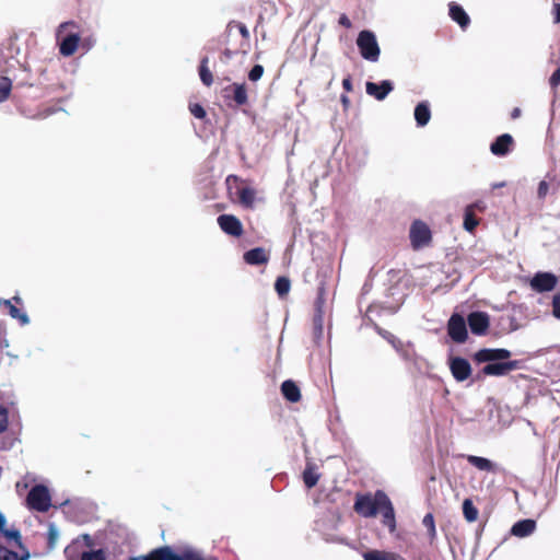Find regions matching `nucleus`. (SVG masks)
I'll list each match as a JSON object with an SVG mask.
<instances>
[{
	"label": "nucleus",
	"instance_id": "50",
	"mask_svg": "<svg viewBox=\"0 0 560 560\" xmlns=\"http://www.w3.org/2000/svg\"><path fill=\"white\" fill-rule=\"evenodd\" d=\"M70 25H73V23L65 22V23L60 24L59 27H58V33L57 34L60 35L63 32V30H66Z\"/></svg>",
	"mask_w": 560,
	"mask_h": 560
},
{
	"label": "nucleus",
	"instance_id": "31",
	"mask_svg": "<svg viewBox=\"0 0 560 560\" xmlns=\"http://www.w3.org/2000/svg\"><path fill=\"white\" fill-rule=\"evenodd\" d=\"M290 288H291V283L287 277H279L276 280L275 289L279 296L282 298V296L287 295L290 291Z\"/></svg>",
	"mask_w": 560,
	"mask_h": 560
},
{
	"label": "nucleus",
	"instance_id": "18",
	"mask_svg": "<svg viewBox=\"0 0 560 560\" xmlns=\"http://www.w3.org/2000/svg\"><path fill=\"white\" fill-rule=\"evenodd\" d=\"M79 42V34L72 33L67 35L60 43V54L66 57L72 56L78 49Z\"/></svg>",
	"mask_w": 560,
	"mask_h": 560
},
{
	"label": "nucleus",
	"instance_id": "57",
	"mask_svg": "<svg viewBox=\"0 0 560 560\" xmlns=\"http://www.w3.org/2000/svg\"><path fill=\"white\" fill-rule=\"evenodd\" d=\"M0 343H1L2 347H8L9 346V343H8V341L5 339H2L0 341Z\"/></svg>",
	"mask_w": 560,
	"mask_h": 560
},
{
	"label": "nucleus",
	"instance_id": "15",
	"mask_svg": "<svg viewBox=\"0 0 560 560\" xmlns=\"http://www.w3.org/2000/svg\"><path fill=\"white\" fill-rule=\"evenodd\" d=\"M382 508L378 513L383 515V524L388 527L389 532L393 533L396 529L395 511L388 497H380Z\"/></svg>",
	"mask_w": 560,
	"mask_h": 560
},
{
	"label": "nucleus",
	"instance_id": "32",
	"mask_svg": "<svg viewBox=\"0 0 560 560\" xmlns=\"http://www.w3.org/2000/svg\"><path fill=\"white\" fill-rule=\"evenodd\" d=\"M28 553L19 556L15 551L9 550L7 547L0 545V560H27Z\"/></svg>",
	"mask_w": 560,
	"mask_h": 560
},
{
	"label": "nucleus",
	"instance_id": "51",
	"mask_svg": "<svg viewBox=\"0 0 560 560\" xmlns=\"http://www.w3.org/2000/svg\"><path fill=\"white\" fill-rule=\"evenodd\" d=\"M505 186V182L494 183L492 184V189L502 188Z\"/></svg>",
	"mask_w": 560,
	"mask_h": 560
},
{
	"label": "nucleus",
	"instance_id": "36",
	"mask_svg": "<svg viewBox=\"0 0 560 560\" xmlns=\"http://www.w3.org/2000/svg\"><path fill=\"white\" fill-rule=\"evenodd\" d=\"M378 334L384 339H386L397 351H400L402 342L397 337H395L392 332L383 329H378Z\"/></svg>",
	"mask_w": 560,
	"mask_h": 560
},
{
	"label": "nucleus",
	"instance_id": "11",
	"mask_svg": "<svg viewBox=\"0 0 560 560\" xmlns=\"http://www.w3.org/2000/svg\"><path fill=\"white\" fill-rule=\"evenodd\" d=\"M511 357V351L508 349H481L475 354L478 362H502Z\"/></svg>",
	"mask_w": 560,
	"mask_h": 560
},
{
	"label": "nucleus",
	"instance_id": "44",
	"mask_svg": "<svg viewBox=\"0 0 560 560\" xmlns=\"http://www.w3.org/2000/svg\"><path fill=\"white\" fill-rule=\"evenodd\" d=\"M548 189H549L548 184L545 180L540 182L539 186H538V191H537L538 197L544 198L547 195Z\"/></svg>",
	"mask_w": 560,
	"mask_h": 560
},
{
	"label": "nucleus",
	"instance_id": "13",
	"mask_svg": "<svg viewBox=\"0 0 560 560\" xmlns=\"http://www.w3.org/2000/svg\"><path fill=\"white\" fill-rule=\"evenodd\" d=\"M393 89V83L389 80H383L381 83L366 82L365 85L366 93L377 101L385 100Z\"/></svg>",
	"mask_w": 560,
	"mask_h": 560
},
{
	"label": "nucleus",
	"instance_id": "34",
	"mask_svg": "<svg viewBox=\"0 0 560 560\" xmlns=\"http://www.w3.org/2000/svg\"><path fill=\"white\" fill-rule=\"evenodd\" d=\"M12 83L7 77L0 78V103L4 102L11 92Z\"/></svg>",
	"mask_w": 560,
	"mask_h": 560
},
{
	"label": "nucleus",
	"instance_id": "27",
	"mask_svg": "<svg viewBox=\"0 0 560 560\" xmlns=\"http://www.w3.org/2000/svg\"><path fill=\"white\" fill-rule=\"evenodd\" d=\"M463 514L467 522L472 523L478 518V510L470 499H465L463 502Z\"/></svg>",
	"mask_w": 560,
	"mask_h": 560
},
{
	"label": "nucleus",
	"instance_id": "6",
	"mask_svg": "<svg viewBox=\"0 0 560 560\" xmlns=\"http://www.w3.org/2000/svg\"><path fill=\"white\" fill-rule=\"evenodd\" d=\"M447 332L453 341L463 343L467 339V326L464 317L457 313L453 314L447 323Z\"/></svg>",
	"mask_w": 560,
	"mask_h": 560
},
{
	"label": "nucleus",
	"instance_id": "26",
	"mask_svg": "<svg viewBox=\"0 0 560 560\" xmlns=\"http://www.w3.org/2000/svg\"><path fill=\"white\" fill-rule=\"evenodd\" d=\"M319 475L316 472L315 465L308 463L303 472L305 486L311 489L317 483Z\"/></svg>",
	"mask_w": 560,
	"mask_h": 560
},
{
	"label": "nucleus",
	"instance_id": "45",
	"mask_svg": "<svg viewBox=\"0 0 560 560\" xmlns=\"http://www.w3.org/2000/svg\"><path fill=\"white\" fill-rule=\"evenodd\" d=\"M57 537H58V530H57V528L54 525H51L49 527V541L51 544H54L55 540L57 539Z\"/></svg>",
	"mask_w": 560,
	"mask_h": 560
},
{
	"label": "nucleus",
	"instance_id": "40",
	"mask_svg": "<svg viewBox=\"0 0 560 560\" xmlns=\"http://www.w3.org/2000/svg\"><path fill=\"white\" fill-rule=\"evenodd\" d=\"M262 74H264V67L260 65H255L248 73V79L253 82H256L262 77Z\"/></svg>",
	"mask_w": 560,
	"mask_h": 560
},
{
	"label": "nucleus",
	"instance_id": "8",
	"mask_svg": "<svg viewBox=\"0 0 560 560\" xmlns=\"http://www.w3.org/2000/svg\"><path fill=\"white\" fill-rule=\"evenodd\" d=\"M518 366V361L492 362L483 366L482 373L491 376H504Z\"/></svg>",
	"mask_w": 560,
	"mask_h": 560
},
{
	"label": "nucleus",
	"instance_id": "58",
	"mask_svg": "<svg viewBox=\"0 0 560 560\" xmlns=\"http://www.w3.org/2000/svg\"><path fill=\"white\" fill-rule=\"evenodd\" d=\"M8 355H9V357H12V358H14V359H16V358H18L16 355H14V353H8Z\"/></svg>",
	"mask_w": 560,
	"mask_h": 560
},
{
	"label": "nucleus",
	"instance_id": "59",
	"mask_svg": "<svg viewBox=\"0 0 560 560\" xmlns=\"http://www.w3.org/2000/svg\"><path fill=\"white\" fill-rule=\"evenodd\" d=\"M199 560H205L203 557H201Z\"/></svg>",
	"mask_w": 560,
	"mask_h": 560
},
{
	"label": "nucleus",
	"instance_id": "48",
	"mask_svg": "<svg viewBox=\"0 0 560 560\" xmlns=\"http://www.w3.org/2000/svg\"><path fill=\"white\" fill-rule=\"evenodd\" d=\"M339 24H341L342 26L345 27H350L351 26V22L350 20L348 19L347 15L342 14L340 18H339Z\"/></svg>",
	"mask_w": 560,
	"mask_h": 560
},
{
	"label": "nucleus",
	"instance_id": "56",
	"mask_svg": "<svg viewBox=\"0 0 560 560\" xmlns=\"http://www.w3.org/2000/svg\"><path fill=\"white\" fill-rule=\"evenodd\" d=\"M471 206H474V209H475V208H479V209H481V208H482L481 202H476V203H472Z\"/></svg>",
	"mask_w": 560,
	"mask_h": 560
},
{
	"label": "nucleus",
	"instance_id": "53",
	"mask_svg": "<svg viewBox=\"0 0 560 560\" xmlns=\"http://www.w3.org/2000/svg\"><path fill=\"white\" fill-rule=\"evenodd\" d=\"M521 115L520 108H514L512 112V118H517Z\"/></svg>",
	"mask_w": 560,
	"mask_h": 560
},
{
	"label": "nucleus",
	"instance_id": "2",
	"mask_svg": "<svg viewBox=\"0 0 560 560\" xmlns=\"http://www.w3.org/2000/svg\"><path fill=\"white\" fill-rule=\"evenodd\" d=\"M357 45L360 49L361 56L369 61L375 62L380 58V46L376 36L373 32L364 30L361 31L357 38Z\"/></svg>",
	"mask_w": 560,
	"mask_h": 560
},
{
	"label": "nucleus",
	"instance_id": "23",
	"mask_svg": "<svg viewBox=\"0 0 560 560\" xmlns=\"http://www.w3.org/2000/svg\"><path fill=\"white\" fill-rule=\"evenodd\" d=\"M466 459L469 464L475 466L477 469L481 471H494L495 470V464H493L490 459L476 456V455H467Z\"/></svg>",
	"mask_w": 560,
	"mask_h": 560
},
{
	"label": "nucleus",
	"instance_id": "46",
	"mask_svg": "<svg viewBox=\"0 0 560 560\" xmlns=\"http://www.w3.org/2000/svg\"><path fill=\"white\" fill-rule=\"evenodd\" d=\"M553 22L557 24L560 23V3L553 7Z\"/></svg>",
	"mask_w": 560,
	"mask_h": 560
},
{
	"label": "nucleus",
	"instance_id": "7",
	"mask_svg": "<svg viewBox=\"0 0 560 560\" xmlns=\"http://www.w3.org/2000/svg\"><path fill=\"white\" fill-rule=\"evenodd\" d=\"M467 323L474 335L482 336L489 328L490 318L485 312H471L467 317Z\"/></svg>",
	"mask_w": 560,
	"mask_h": 560
},
{
	"label": "nucleus",
	"instance_id": "21",
	"mask_svg": "<svg viewBox=\"0 0 560 560\" xmlns=\"http://www.w3.org/2000/svg\"><path fill=\"white\" fill-rule=\"evenodd\" d=\"M281 392L283 396L291 402H296L301 398L300 388L296 386V384L291 381H284L281 385Z\"/></svg>",
	"mask_w": 560,
	"mask_h": 560
},
{
	"label": "nucleus",
	"instance_id": "47",
	"mask_svg": "<svg viewBox=\"0 0 560 560\" xmlns=\"http://www.w3.org/2000/svg\"><path fill=\"white\" fill-rule=\"evenodd\" d=\"M237 27H238V31H240L241 35L244 38H248L249 37V32H248L247 27L244 24L238 23Z\"/></svg>",
	"mask_w": 560,
	"mask_h": 560
},
{
	"label": "nucleus",
	"instance_id": "54",
	"mask_svg": "<svg viewBox=\"0 0 560 560\" xmlns=\"http://www.w3.org/2000/svg\"><path fill=\"white\" fill-rule=\"evenodd\" d=\"M232 180L237 182V177H236V176H234V175H230V176L226 178V184L230 186Z\"/></svg>",
	"mask_w": 560,
	"mask_h": 560
},
{
	"label": "nucleus",
	"instance_id": "22",
	"mask_svg": "<svg viewBox=\"0 0 560 560\" xmlns=\"http://www.w3.org/2000/svg\"><path fill=\"white\" fill-rule=\"evenodd\" d=\"M238 200L242 206L252 208L256 200V190L249 186H243L237 190Z\"/></svg>",
	"mask_w": 560,
	"mask_h": 560
},
{
	"label": "nucleus",
	"instance_id": "39",
	"mask_svg": "<svg viewBox=\"0 0 560 560\" xmlns=\"http://www.w3.org/2000/svg\"><path fill=\"white\" fill-rule=\"evenodd\" d=\"M9 425L8 410L5 407L0 405V433H3Z\"/></svg>",
	"mask_w": 560,
	"mask_h": 560
},
{
	"label": "nucleus",
	"instance_id": "16",
	"mask_svg": "<svg viewBox=\"0 0 560 560\" xmlns=\"http://www.w3.org/2000/svg\"><path fill=\"white\" fill-rule=\"evenodd\" d=\"M513 143V138L509 133H503L499 136L494 142L490 145V151L492 154L498 156H504L509 153L510 147Z\"/></svg>",
	"mask_w": 560,
	"mask_h": 560
},
{
	"label": "nucleus",
	"instance_id": "12",
	"mask_svg": "<svg viewBox=\"0 0 560 560\" xmlns=\"http://www.w3.org/2000/svg\"><path fill=\"white\" fill-rule=\"evenodd\" d=\"M450 369L454 378L458 382L467 380L471 373L470 363L464 358H452Z\"/></svg>",
	"mask_w": 560,
	"mask_h": 560
},
{
	"label": "nucleus",
	"instance_id": "14",
	"mask_svg": "<svg viewBox=\"0 0 560 560\" xmlns=\"http://www.w3.org/2000/svg\"><path fill=\"white\" fill-rule=\"evenodd\" d=\"M13 301L16 303H21V298L14 296L12 300L0 299V305H4L8 310L9 315L12 318L18 319L22 326L27 325L30 323L28 315L25 312H23L22 310L18 308L13 304Z\"/></svg>",
	"mask_w": 560,
	"mask_h": 560
},
{
	"label": "nucleus",
	"instance_id": "43",
	"mask_svg": "<svg viewBox=\"0 0 560 560\" xmlns=\"http://www.w3.org/2000/svg\"><path fill=\"white\" fill-rule=\"evenodd\" d=\"M549 84L552 90L560 85V67L549 78Z\"/></svg>",
	"mask_w": 560,
	"mask_h": 560
},
{
	"label": "nucleus",
	"instance_id": "41",
	"mask_svg": "<svg viewBox=\"0 0 560 560\" xmlns=\"http://www.w3.org/2000/svg\"><path fill=\"white\" fill-rule=\"evenodd\" d=\"M190 113L196 117V118H199V119H202L205 118L206 116V110L203 109V107L199 104H194L190 106Z\"/></svg>",
	"mask_w": 560,
	"mask_h": 560
},
{
	"label": "nucleus",
	"instance_id": "25",
	"mask_svg": "<svg viewBox=\"0 0 560 560\" xmlns=\"http://www.w3.org/2000/svg\"><path fill=\"white\" fill-rule=\"evenodd\" d=\"M364 560H398L397 555L382 550H369L363 553Z\"/></svg>",
	"mask_w": 560,
	"mask_h": 560
},
{
	"label": "nucleus",
	"instance_id": "55",
	"mask_svg": "<svg viewBox=\"0 0 560 560\" xmlns=\"http://www.w3.org/2000/svg\"><path fill=\"white\" fill-rule=\"evenodd\" d=\"M341 102L345 106L349 104V98L346 95H341Z\"/></svg>",
	"mask_w": 560,
	"mask_h": 560
},
{
	"label": "nucleus",
	"instance_id": "49",
	"mask_svg": "<svg viewBox=\"0 0 560 560\" xmlns=\"http://www.w3.org/2000/svg\"><path fill=\"white\" fill-rule=\"evenodd\" d=\"M342 86L346 91L350 92L352 90V83H351V80L350 78H346L343 79L342 81Z\"/></svg>",
	"mask_w": 560,
	"mask_h": 560
},
{
	"label": "nucleus",
	"instance_id": "33",
	"mask_svg": "<svg viewBox=\"0 0 560 560\" xmlns=\"http://www.w3.org/2000/svg\"><path fill=\"white\" fill-rule=\"evenodd\" d=\"M0 532L3 534V536L8 540L14 541L16 544V546H19V547L22 546L21 533L19 529H15V528L7 529L5 526H3L2 528H0Z\"/></svg>",
	"mask_w": 560,
	"mask_h": 560
},
{
	"label": "nucleus",
	"instance_id": "37",
	"mask_svg": "<svg viewBox=\"0 0 560 560\" xmlns=\"http://www.w3.org/2000/svg\"><path fill=\"white\" fill-rule=\"evenodd\" d=\"M422 524L428 529L430 537L434 538L435 534H436V530H435V524H434L433 515L430 514V513L424 515V517L422 520Z\"/></svg>",
	"mask_w": 560,
	"mask_h": 560
},
{
	"label": "nucleus",
	"instance_id": "17",
	"mask_svg": "<svg viewBox=\"0 0 560 560\" xmlns=\"http://www.w3.org/2000/svg\"><path fill=\"white\" fill-rule=\"evenodd\" d=\"M536 528V522L534 520H522L516 522L512 528L511 534L516 537H527L534 533Z\"/></svg>",
	"mask_w": 560,
	"mask_h": 560
},
{
	"label": "nucleus",
	"instance_id": "5",
	"mask_svg": "<svg viewBox=\"0 0 560 560\" xmlns=\"http://www.w3.org/2000/svg\"><path fill=\"white\" fill-rule=\"evenodd\" d=\"M409 236L413 249H420L430 243L431 231L425 223L415 221L410 228Z\"/></svg>",
	"mask_w": 560,
	"mask_h": 560
},
{
	"label": "nucleus",
	"instance_id": "3",
	"mask_svg": "<svg viewBox=\"0 0 560 560\" xmlns=\"http://www.w3.org/2000/svg\"><path fill=\"white\" fill-rule=\"evenodd\" d=\"M378 497H388L384 491L377 490L374 495H359L354 503L357 513L364 517H373L378 513L383 503H378Z\"/></svg>",
	"mask_w": 560,
	"mask_h": 560
},
{
	"label": "nucleus",
	"instance_id": "20",
	"mask_svg": "<svg viewBox=\"0 0 560 560\" xmlns=\"http://www.w3.org/2000/svg\"><path fill=\"white\" fill-rule=\"evenodd\" d=\"M450 16L452 18L453 21L458 23V25L462 28L467 27L468 24L470 23L468 14L464 11V9L460 5L454 2L450 4Z\"/></svg>",
	"mask_w": 560,
	"mask_h": 560
},
{
	"label": "nucleus",
	"instance_id": "19",
	"mask_svg": "<svg viewBox=\"0 0 560 560\" xmlns=\"http://www.w3.org/2000/svg\"><path fill=\"white\" fill-rule=\"evenodd\" d=\"M415 119L418 127H424L431 119V110L428 102L419 103L415 108Z\"/></svg>",
	"mask_w": 560,
	"mask_h": 560
},
{
	"label": "nucleus",
	"instance_id": "10",
	"mask_svg": "<svg viewBox=\"0 0 560 560\" xmlns=\"http://www.w3.org/2000/svg\"><path fill=\"white\" fill-rule=\"evenodd\" d=\"M557 284V277L550 272H537L530 280L532 288L537 292L551 291Z\"/></svg>",
	"mask_w": 560,
	"mask_h": 560
},
{
	"label": "nucleus",
	"instance_id": "35",
	"mask_svg": "<svg viewBox=\"0 0 560 560\" xmlns=\"http://www.w3.org/2000/svg\"><path fill=\"white\" fill-rule=\"evenodd\" d=\"M234 101L238 105L247 102V92L244 84H234Z\"/></svg>",
	"mask_w": 560,
	"mask_h": 560
},
{
	"label": "nucleus",
	"instance_id": "9",
	"mask_svg": "<svg viewBox=\"0 0 560 560\" xmlns=\"http://www.w3.org/2000/svg\"><path fill=\"white\" fill-rule=\"evenodd\" d=\"M218 224L224 233L231 236L237 237L243 233V225L235 215L221 214L218 217Z\"/></svg>",
	"mask_w": 560,
	"mask_h": 560
},
{
	"label": "nucleus",
	"instance_id": "28",
	"mask_svg": "<svg viewBox=\"0 0 560 560\" xmlns=\"http://www.w3.org/2000/svg\"><path fill=\"white\" fill-rule=\"evenodd\" d=\"M208 57L202 58L199 67V75L202 83L207 86H210L213 83V77L211 71L208 68Z\"/></svg>",
	"mask_w": 560,
	"mask_h": 560
},
{
	"label": "nucleus",
	"instance_id": "52",
	"mask_svg": "<svg viewBox=\"0 0 560 560\" xmlns=\"http://www.w3.org/2000/svg\"><path fill=\"white\" fill-rule=\"evenodd\" d=\"M5 524H7L5 516L0 512V528L5 526Z\"/></svg>",
	"mask_w": 560,
	"mask_h": 560
},
{
	"label": "nucleus",
	"instance_id": "24",
	"mask_svg": "<svg viewBox=\"0 0 560 560\" xmlns=\"http://www.w3.org/2000/svg\"><path fill=\"white\" fill-rule=\"evenodd\" d=\"M244 259L248 265H260L267 261V255L264 248H253L244 254Z\"/></svg>",
	"mask_w": 560,
	"mask_h": 560
},
{
	"label": "nucleus",
	"instance_id": "29",
	"mask_svg": "<svg viewBox=\"0 0 560 560\" xmlns=\"http://www.w3.org/2000/svg\"><path fill=\"white\" fill-rule=\"evenodd\" d=\"M478 225V220L474 215V206H467L464 214V229L468 232H472Z\"/></svg>",
	"mask_w": 560,
	"mask_h": 560
},
{
	"label": "nucleus",
	"instance_id": "1",
	"mask_svg": "<svg viewBox=\"0 0 560 560\" xmlns=\"http://www.w3.org/2000/svg\"><path fill=\"white\" fill-rule=\"evenodd\" d=\"M202 553L194 548H185L180 551H174L171 547H161L151 551L143 560H199ZM130 560H139L132 558Z\"/></svg>",
	"mask_w": 560,
	"mask_h": 560
},
{
	"label": "nucleus",
	"instance_id": "4",
	"mask_svg": "<svg viewBox=\"0 0 560 560\" xmlns=\"http://www.w3.org/2000/svg\"><path fill=\"white\" fill-rule=\"evenodd\" d=\"M27 504L35 511L47 512L51 506V498L47 487L43 485L34 486L27 494Z\"/></svg>",
	"mask_w": 560,
	"mask_h": 560
},
{
	"label": "nucleus",
	"instance_id": "42",
	"mask_svg": "<svg viewBox=\"0 0 560 560\" xmlns=\"http://www.w3.org/2000/svg\"><path fill=\"white\" fill-rule=\"evenodd\" d=\"M552 314L560 319V294H556L552 299Z\"/></svg>",
	"mask_w": 560,
	"mask_h": 560
},
{
	"label": "nucleus",
	"instance_id": "30",
	"mask_svg": "<svg viewBox=\"0 0 560 560\" xmlns=\"http://www.w3.org/2000/svg\"><path fill=\"white\" fill-rule=\"evenodd\" d=\"M323 300L319 295L316 301V315L314 317V326L317 335H322L323 332V311H322Z\"/></svg>",
	"mask_w": 560,
	"mask_h": 560
},
{
	"label": "nucleus",
	"instance_id": "38",
	"mask_svg": "<svg viewBox=\"0 0 560 560\" xmlns=\"http://www.w3.org/2000/svg\"><path fill=\"white\" fill-rule=\"evenodd\" d=\"M81 560H106L102 550L86 551L82 553Z\"/></svg>",
	"mask_w": 560,
	"mask_h": 560
}]
</instances>
